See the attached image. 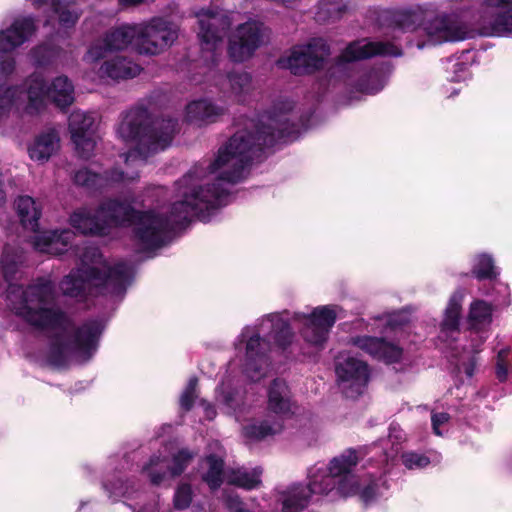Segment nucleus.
Here are the masks:
<instances>
[{
  "label": "nucleus",
  "instance_id": "nucleus-14",
  "mask_svg": "<svg viewBox=\"0 0 512 512\" xmlns=\"http://www.w3.org/2000/svg\"><path fill=\"white\" fill-rule=\"evenodd\" d=\"M200 37V57L192 61V68L200 70L193 73L191 80L200 84L206 79L216 76V66L223 51L224 40L220 34H199Z\"/></svg>",
  "mask_w": 512,
  "mask_h": 512
},
{
  "label": "nucleus",
  "instance_id": "nucleus-49",
  "mask_svg": "<svg viewBox=\"0 0 512 512\" xmlns=\"http://www.w3.org/2000/svg\"><path fill=\"white\" fill-rule=\"evenodd\" d=\"M450 419V416L448 413H444V412H441V413H433L432 416H431V421H432V428H433V431L436 435H442L441 431H440V426L447 423Z\"/></svg>",
  "mask_w": 512,
  "mask_h": 512
},
{
  "label": "nucleus",
  "instance_id": "nucleus-3",
  "mask_svg": "<svg viewBox=\"0 0 512 512\" xmlns=\"http://www.w3.org/2000/svg\"><path fill=\"white\" fill-rule=\"evenodd\" d=\"M289 321L297 325L306 342L321 346L326 342L336 321V312L330 306H322L313 309L309 314H290L288 311L272 313L263 317L257 325L243 328L235 342V348L238 351L244 349L243 372L252 381H258L265 376L271 341L282 349L292 342L294 335Z\"/></svg>",
  "mask_w": 512,
  "mask_h": 512
},
{
  "label": "nucleus",
  "instance_id": "nucleus-56",
  "mask_svg": "<svg viewBox=\"0 0 512 512\" xmlns=\"http://www.w3.org/2000/svg\"><path fill=\"white\" fill-rule=\"evenodd\" d=\"M143 0H122V2L124 4H130V5H134V4H138V3H141Z\"/></svg>",
  "mask_w": 512,
  "mask_h": 512
},
{
  "label": "nucleus",
  "instance_id": "nucleus-58",
  "mask_svg": "<svg viewBox=\"0 0 512 512\" xmlns=\"http://www.w3.org/2000/svg\"><path fill=\"white\" fill-rule=\"evenodd\" d=\"M488 36H500L501 34H494V33H491V34H487Z\"/></svg>",
  "mask_w": 512,
  "mask_h": 512
},
{
  "label": "nucleus",
  "instance_id": "nucleus-7",
  "mask_svg": "<svg viewBox=\"0 0 512 512\" xmlns=\"http://www.w3.org/2000/svg\"><path fill=\"white\" fill-rule=\"evenodd\" d=\"M24 86V90H0V131L21 95L28 101L26 110L30 114L39 112L46 101H51L60 109H65L74 102V86L66 76H58L47 85L42 75L34 73L25 81Z\"/></svg>",
  "mask_w": 512,
  "mask_h": 512
},
{
  "label": "nucleus",
  "instance_id": "nucleus-32",
  "mask_svg": "<svg viewBox=\"0 0 512 512\" xmlns=\"http://www.w3.org/2000/svg\"><path fill=\"white\" fill-rule=\"evenodd\" d=\"M346 10L343 0H319L314 19L320 24L338 20Z\"/></svg>",
  "mask_w": 512,
  "mask_h": 512
},
{
  "label": "nucleus",
  "instance_id": "nucleus-38",
  "mask_svg": "<svg viewBox=\"0 0 512 512\" xmlns=\"http://www.w3.org/2000/svg\"><path fill=\"white\" fill-rule=\"evenodd\" d=\"M386 84V77L380 70L371 71L366 78L361 79L358 84L359 90L367 94H375L383 89Z\"/></svg>",
  "mask_w": 512,
  "mask_h": 512
},
{
  "label": "nucleus",
  "instance_id": "nucleus-40",
  "mask_svg": "<svg viewBox=\"0 0 512 512\" xmlns=\"http://www.w3.org/2000/svg\"><path fill=\"white\" fill-rule=\"evenodd\" d=\"M37 21L32 15H19L11 19L9 26L1 29L0 32H36Z\"/></svg>",
  "mask_w": 512,
  "mask_h": 512
},
{
  "label": "nucleus",
  "instance_id": "nucleus-37",
  "mask_svg": "<svg viewBox=\"0 0 512 512\" xmlns=\"http://www.w3.org/2000/svg\"><path fill=\"white\" fill-rule=\"evenodd\" d=\"M445 69L447 79L452 82L465 81L470 77L469 65L456 57L447 60Z\"/></svg>",
  "mask_w": 512,
  "mask_h": 512
},
{
  "label": "nucleus",
  "instance_id": "nucleus-19",
  "mask_svg": "<svg viewBox=\"0 0 512 512\" xmlns=\"http://www.w3.org/2000/svg\"><path fill=\"white\" fill-rule=\"evenodd\" d=\"M482 5L491 11L484 12L476 32H512V0H482Z\"/></svg>",
  "mask_w": 512,
  "mask_h": 512
},
{
  "label": "nucleus",
  "instance_id": "nucleus-52",
  "mask_svg": "<svg viewBox=\"0 0 512 512\" xmlns=\"http://www.w3.org/2000/svg\"><path fill=\"white\" fill-rule=\"evenodd\" d=\"M406 322H408V319L402 313L396 314L390 319V324L393 326H401L404 325Z\"/></svg>",
  "mask_w": 512,
  "mask_h": 512
},
{
  "label": "nucleus",
  "instance_id": "nucleus-21",
  "mask_svg": "<svg viewBox=\"0 0 512 512\" xmlns=\"http://www.w3.org/2000/svg\"><path fill=\"white\" fill-rule=\"evenodd\" d=\"M350 343L387 363L398 362L402 356V349L399 346L386 342L383 338L358 336L351 338Z\"/></svg>",
  "mask_w": 512,
  "mask_h": 512
},
{
  "label": "nucleus",
  "instance_id": "nucleus-22",
  "mask_svg": "<svg viewBox=\"0 0 512 512\" xmlns=\"http://www.w3.org/2000/svg\"><path fill=\"white\" fill-rule=\"evenodd\" d=\"M468 322L472 333L476 335L472 339L470 351L477 353L485 340L479 332L484 331L492 322V306L483 300L473 301L470 305Z\"/></svg>",
  "mask_w": 512,
  "mask_h": 512
},
{
  "label": "nucleus",
  "instance_id": "nucleus-18",
  "mask_svg": "<svg viewBox=\"0 0 512 512\" xmlns=\"http://www.w3.org/2000/svg\"><path fill=\"white\" fill-rule=\"evenodd\" d=\"M401 56V49L390 42L356 41L347 46L339 57V65L344 66L350 62L367 59L373 56Z\"/></svg>",
  "mask_w": 512,
  "mask_h": 512
},
{
  "label": "nucleus",
  "instance_id": "nucleus-17",
  "mask_svg": "<svg viewBox=\"0 0 512 512\" xmlns=\"http://www.w3.org/2000/svg\"><path fill=\"white\" fill-rule=\"evenodd\" d=\"M193 458L194 454L188 449H181L173 455L172 463L165 456L153 455L149 462L143 466L142 471L148 475L152 484L158 485L167 476L180 475Z\"/></svg>",
  "mask_w": 512,
  "mask_h": 512
},
{
  "label": "nucleus",
  "instance_id": "nucleus-46",
  "mask_svg": "<svg viewBox=\"0 0 512 512\" xmlns=\"http://www.w3.org/2000/svg\"><path fill=\"white\" fill-rule=\"evenodd\" d=\"M192 500V489L188 484L180 485L174 495V507L178 510L186 509Z\"/></svg>",
  "mask_w": 512,
  "mask_h": 512
},
{
  "label": "nucleus",
  "instance_id": "nucleus-57",
  "mask_svg": "<svg viewBox=\"0 0 512 512\" xmlns=\"http://www.w3.org/2000/svg\"><path fill=\"white\" fill-rule=\"evenodd\" d=\"M466 373H467L468 376H472L473 375V369L472 368L467 369Z\"/></svg>",
  "mask_w": 512,
  "mask_h": 512
},
{
  "label": "nucleus",
  "instance_id": "nucleus-13",
  "mask_svg": "<svg viewBox=\"0 0 512 512\" xmlns=\"http://www.w3.org/2000/svg\"><path fill=\"white\" fill-rule=\"evenodd\" d=\"M338 386L347 398H356L361 395L368 383L369 372L365 362L341 355L336 363Z\"/></svg>",
  "mask_w": 512,
  "mask_h": 512
},
{
  "label": "nucleus",
  "instance_id": "nucleus-30",
  "mask_svg": "<svg viewBox=\"0 0 512 512\" xmlns=\"http://www.w3.org/2000/svg\"><path fill=\"white\" fill-rule=\"evenodd\" d=\"M52 14L47 17L44 27L54 26L57 21L59 28L70 29L79 19V12L69 6H64L59 0H52Z\"/></svg>",
  "mask_w": 512,
  "mask_h": 512
},
{
  "label": "nucleus",
  "instance_id": "nucleus-1",
  "mask_svg": "<svg viewBox=\"0 0 512 512\" xmlns=\"http://www.w3.org/2000/svg\"><path fill=\"white\" fill-rule=\"evenodd\" d=\"M289 102L275 106L257 120L248 119L222 146L213 161L194 165L176 182L180 201L167 207L138 211L133 220L135 241L143 250L160 248L173 239L177 229L196 217L208 222L211 216L231 201L229 187L240 182L249 164L260 158L264 148L278 142H292L299 136L290 122Z\"/></svg>",
  "mask_w": 512,
  "mask_h": 512
},
{
  "label": "nucleus",
  "instance_id": "nucleus-4",
  "mask_svg": "<svg viewBox=\"0 0 512 512\" xmlns=\"http://www.w3.org/2000/svg\"><path fill=\"white\" fill-rule=\"evenodd\" d=\"M358 461V451L348 449L333 458L328 466L315 464L308 469L307 483L292 482L274 488L271 497L275 508L279 512H303L317 495H328L333 490L340 495L350 494L354 491L355 483L347 485L348 481L353 480L349 472Z\"/></svg>",
  "mask_w": 512,
  "mask_h": 512
},
{
  "label": "nucleus",
  "instance_id": "nucleus-31",
  "mask_svg": "<svg viewBox=\"0 0 512 512\" xmlns=\"http://www.w3.org/2000/svg\"><path fill=\"white\" fill-rule=\"evenodd\" d=\"M207 470L203 473L202 479L211 490H217L226 481V471L222 457L210 454L204 459Z\"/></svg>",
  "mask_w": 512,
  "mask_h": 512
},
{
  "label": "nucleus",
  "instance_id": "nucleus-43",
  "mask_svg": "<svg viewBox=\"0 0 512 512\" xmlns=\"http://www.w3.org/2000/svg\"><path fill=\"white\" fill-rule=\"evenodd\" d=\"M103 487L109 494V497L112 498L114 501L130 493L129 485L127 483H124V481L120 477H117L115 481L106 479L103 482Z\"/></svg>",
  "mask_w": 512,
  "mask_h": 512
},
{
  "label": "nucleus",
  "instance_id": "nucleus-24",
  "mask_svg": "<svg viewBox=\"0 0 512 512\" xmlns=\"http://www.w3.org/2000/svg\"><path fill=\"white\" fill-rule=\"evenodd\" d=\"M29 34H0V86L15 69L11 52L28 40Z\"/></svg>",
  "mask_w": 512,
  "mask_h": 512
},
{
  "label": "nucleus",
  "instance_id": "nucleus-33",
  "mask_svg": "<svg viewBox=\"0 0 512 512\" xmlns=\"http://www.w3.org/2000/svg\"><path fill=\"white\" fill-rule=\"evenodd\" d=\"M114 32H177V27L166 18L155 17L139 26L123 25Z\"/></svg>",
  "mask_w": 512,
  "mask_h": 512
},
{
  "label": "nucleus",
  "instance_id": "nucleus-47",
  "mask_svg": "<svg viewBox=\"0 0 512 512\" xmlns=\"http://www.w3.org/2000/svg\"><path fill=\"white\" fill-rule=\"evenodd\" d=\"M509 349H501L496 358V377L500 382L506 381L508 377V360Z\"/></svg>",
  "mask_w": 512,
  "mask_h": 512
},
{
  "label": "nucleus",
  "instance_id": "nucleus-54",
  "mask_svg": "<svg viewBox=\"0 0 512 512\" xmlns=\"http://www.w3.org/2000/svg\"><path fill=\"white\" fill-rule=\"evenodd\" d=\"M436 32H447V33H450V32H462V31L459 30V29H454V28H450V27H444L442 29H437Z\"/></svg>",
  "mask_w": 512,
  "mask_h": 512
},
{
  "label": "nucleus",
  "instance_id": "nucleus-16",
  "mask_svg": "<svg viewBox=\"0 0 512 512\" xmlns=\"http://www.w3.org/2000/svg\"><path fill=\"white\" fill-rule=\"evenodd\" d=\"M95 118L91 113L80 110L73 111L68 119V127L72 142L81 158H89L95 148Z\"/></svg>",
  "mask_w": 512,
  "mask_h": 512
},
{
  "label": "nucleus",
  "instance_id": "nucleus-51",
  "mask_svg": "<svg viewBox=\"0 0 512 512\" xmlns=\"http://www.w3.org/2000/svg\"><path fill=\"white\" fill-rule=\"evenodd\" d=\"M237 32H264L263 24L257 21H249L239 25Z\"/></svg>",
  "mask_w": 512,
  "mask_h": 512
},
{
  "label": "nucleus",
  "instance_id": "nucleus-50",
  "mask_svg": "<svg viewBox=\"0 0 512 512\" xmlns=\"http://www.w3.org/2000/svg\"><path fill=\"white\" fill-rule=\"evenodd\" d=\"M226 506L231 512H243L244 503L238 495L227 494L225 498Z\"/></svg>",
  "mask_w": 512,
  "mask_h": 512
},
{
  "label": "nucleus",
  "instance_id": "nucleus-27",
  "mask_svg": "<svg viewBox=\"0 0 512 512\" xmlns=\"http://www.w3.org/2000/svg\"><path fill=\"white\" fill-rule=\"evenodd\" d=\"M59 148V135L55 129L41 133L29 147L28 152L32 160L45 162Z\"/></svg>",
  "mask_w": 512,
  "mask_h": 512
},
{
  "label": "nucleus",
  "instance_id": "nucleus-36",
  "mask_svg": "<svg viewBox=\"0 0 512 512\" xmlns=\"http://www.w3.org/2000/svg\"><path fill=\"white\" fill-rule=\"evenodd\" d=\"M200 32H225L226 27L222 15L212 11H200L196 15Z\"/></svg>",
  "mask_w": 512,
  "mask_h": 512
},
{
  "label": "nucleus",
  "instance_id": "nucleus-10",
  "mask_svg": "<svg viewBox=\"0 0 512 512\" xmlns=\"http://www.w3.org/2000/svg\"><path fill=\"white\" fill-rule=\"evenodd\" d=\"M138 213L131 204L109 199L97 210L80 208L70 216V224L82 234L106 235L111 227L130 226Z\"/></svg>",
  "mask_w": 512,
  "mask_h": 512
},
{
  "label": "nucleus",
  "instance_id": "nucleus-45",
  "mask_svg": "<svg viewBox=\"0 0 512 512\" xmlns=\"http://www.w3.org/2000/svg\"><path fill=\"white\" fill-rule=\"evenodd\" d=\"M197 383L198 379L196 377H191L186 388L181 394L180 405L185 410H190L193 406L194 400L196 398Z\"/></svg>",
  "mask_w": 512,
  "mask_h": 512
},
{
  "label": "nucleus",
  "instance_id": "nucleus-5",
  "mask_svg": "<svg viewBox=\"0 0 512 512\" xmlns=\"http://www.w3.org/2000/svg\"><path fill=\"white\" fill-rule=\"evenodd\" d=\"M133 267L125 261L108 263L98 247L87 245L80 255V266L60 282L63 294L72 298L106 295L122 298L133 280Z\"/></svg>",
  "mask_w": 512,
  "mask_h": 512
},
{
  "label": "nucleus",
  "instance_id": "nucleus-55",
  "mask_svg": "<svg viewBox=\"0 0 512 512\" xmlns=\"http://www.w3.org/2000/svg\"><path fill=\"white\" fill-rule=\"evenodd\" d=\"M31 2L35 7H41L45 4L46 0H31Z\"/></svg>",
  "mask_w": 512,
  "mask_h": 512
},
{
  "label": "nucleus",
  "instance_id": "nucleus-9",
  "mask_svg": "<svg viewBox=\"0 0 512 512\" xmlns=\"http://www.w3.org/2000/svg\"><path fill=\"white\" fill-rule=\"evenodd\" d=\"M177 34H104L95 40L84 56L87 63H95L112 51L131 49L138 54L156 55L170 46Z\"/></svg>",
  "mask_w": 512,
  "mask_h": 512
},
{
  "label": "nucleus",
  "instance_id": "nucleus-35",
  "mask_svg": "<svg viewBox=\"0 0 512 512\" xmlns=\"http://www.w3.org/2000/svg\"><path fill=\"white\" fill-rule=\"evenodd\" d=\"M230 92L237 98L246 95L252 87V78L248 72H230L226 76Z\"/></svg>",
  "mask_w": 512,
  "mask_h": 512
},
{
  "label": "nucleus",
  "instance_id": "nucleus-15",
  "mask_svg": "<svg viewBox=\"0 0 512 512\" xmlns=\"http://www.w3.org/2000/svg\"><path fill=\"white\" fill-rule=\"evenodd\" d=\"M138 178L139 174L136 170L123 171L115 167L104 174H99L89 168H81L76 171L74 182L89 190H103L116 185H127Z\"/></svg>",
  "mask_w": 512,
  "mask_h": 512
},
{
  "label": "nucleus",
  "instance_id": "nucleus-8",
  "mask_svg": "<svg viewBox=\"0 0 512 512\" xmlns=\"http://www.w3.org/2000/svg\"><path fill=\"white\" fill-rule=\"evenodd\" d=\"M14 205L22 227L35 233L32 243L37 251L61 255L69 250L74 238L70 229L38 231L43 209L41 202L23 195L15 200Z\"/></svg>",
  "mask_w": 512,
  "mask_h": 512
},
{
  "label": "nucleus",
  "instance_id": "nucleus-26",
  "mask_svg": "<svg viewBox=\"0 0 512 512\" xmlns=\"http://www.w3.org/2000/svg\"><path fill=\"white\" fill-rule=\"evenodd\" d=\"M226 109L207 99L192 101L186 107V116L189 122L197 125L215 122L225 113Z\"/></svg>",
  "mask_w": 512,
  "mask_h": 512
},
{
  "label": "nucleus",
  "instance_id": "nucleus-23",
  "mask_svg": "<svg viewBox=\"0 0 512 512\" xmlns=\"http://www.w3.org/2000/svg\"><path fill=\"white\" fill-rule=\"evenodd\" d=\"M462 301L463 293L461 291H455L449 299L440 324L439 337L445 341H454L459 334Z\"/></svg>",
  "mask_w": 512,
  "mask_h": 512
},
{
  "label": "nucleus",
  "instance_id": "nucleus-20",
  "mask_svg": "<svg viewBox=\"0 0 512 512\" xmlns=\"http://www.w3.org/2000/svg\"><path fill=\"white\" fill-rule=\"evenodd\" d=\"M112 51L103 58L104 62L98 69V75L101 79H111L114 81L129 80L137 77L142 72L143 68L133 61L132 59L123 56L112 54ZM102 60V58H100ZM99 61V59L97 60Z\"/></svg>",
  "mask_w": 512,
  "mask_h": 512
},
{
  "label": "nucleus",
  "instance_id": "nucleus-29",
  "mask_svg": "<svg viewBox=\"0 0 512 512\" xmlns=\"http://www.w3.org/2000/svg\"><path fill=\"white\" fill-rule=\"evenodd\" d=\"M262 469L245 467L226 470V482L247 490L257 488L261 484Z\"/></svg>",
  "mask_w": 512,
  "mask_h": 512
},
{
  "label": "nucleus",
  "instance_id": "nucleus-42",
  "mask_svg": "<svg viewBox=\"0 0 512 512\" xmlns=\"http://www.w3.org/2000/svg\"><path fill=\"white\" fill-rule=\"evenodd\" d=\"M356 465H357V463L352 466V468L349 472V475H351L353 477L352 478L353 480L348 481L347 485L349 486L351 483H353V481L355 483L354 491L351 492L350 495L360 492L361 499L363 500V502L365 504H368V503L372 502L373 500H375L376 497L378 496V481H372L369 485H367L363 489H360V486L358 484V481L356 480L355 475L352 474V471ZM346 496H349V494H347Z\"/></svg>",
  "mask_w": 512,
  "mask_h": 512
},
{
  "label": "nucleus",
  "instance_id": "nucleus-12",
  "mask_svg": "<svg viewBox=\"0 0 512 512\" xmlns=\"http://www.w3.org/2000/svg\"><path fill=\"white\" fill-rule=\"evenodd\" d=\"M328 55L326 42L322 38H315L306 45L295 46L290 56L279 59L278 65L289 69L294 75L309 74L320 69Z\"/></svg>",
  "mask_w": 512,
  "mask_h": 512
},
{
  "label": "nucleus",
  "instance_id": "nucleus-41",
  "mask_svg": "<svg viewBox=\"0 0 512 512\" xmlns=\"http://www.w3.org/2000/svg\"><path fill=\"white\" fill-rule=\"evenodd\" d=\"M217 401L229 409L236 410L242 403V394L239 390L231 389L222 383L217 388Z\"/></svg>",
  "mask_w": 512,
  "mask_h": 512
},
{
  "label": "nucleus",
  "instance_id": "nucleus-28",
  "mask_svg": "<svg viewBox=\"0 0 512 512\" xmlns=\"http://www.w3.org/2000/svg\"><path fill=\"white\" fill-rule=\"evenodd\" d=\"M405 433L398 424H391L389 427V435L386 440H381L374 443L371 446V450H382L380 458L381 463H387L389 460H393L400 450L402 449V443L405 441Z\"/></svg>",
  "mask_w": 512,
  "mask_h": 512
},
{
  "label": "nucleus",
  "instance_id": "nucleus-6",
  "mask_svg": "<svg viewBox=\"0 0 512 512\" xmlns=\"http://www.w3.org/2000/svg\"><path fill=\"white\" fill-rule=\"evenodd\" d=\"M177 130V119L169 117L152 120L143 106H136L125 112L117 134L125 142L135 144V148L124 155L126 166L130 162H145L150 155L166 149Z\"/></svg>",
  "mask_w": 512,
  "mask_h": 512
},
{
  "label": "nucleus",
  "instance_id": "nucleus-53",
  "mask_svg": "<svg viewBox=\"0 0 512 512\" xmlns=\"http://www.w3.org/2000/svg\"><path fill=\"white\" fill-rule=\"evenodd\" d=\"M202 404H203V405H206V407H205V415H206V418H207L208 420H212V419H214V418H215V416H216V411H215V409H214L211 405L206 404V402H205V401H202Z\"/></svg>",
  "mask_w": 512,
  "mask_h": 512
},
{
  "label": "nucleus",
  "instance_id": "nucleus-39",
  "mask_svg": "<svg viewBox=\"0 0 512 512\" xmlns=\"http://www.w3.org/2000/svg\"><path fill=\"white\" fill-rule=\"evenodd\" d=\"M472 272L479 280L493 279L498 275L492 257L486 254L480 255L476 259Z\"/></svg>",
  "mask_w": 512,
  "mask_h": 512
},
{
  "label": "nucleus",
  "instance_id": "nucleus-11",
  "mask_svg": "<svg viewBox=\"0 0 512 512\" xmlns=\"http://www.w3.org/2000/svg\"><path fill=\"white\" fill-rule=\"evenodd\" d=\"M294 402L291 391L284 380L275 379L268 390V409L277 417L273 421L263 420L246 425L243 428L245 437L261 440L282 431V418L293 412Z\"/></svg>",
  "mask_w": 512,
  "mask_h": 512
},
{
  "label": "nucleus",
  "instance_id": "nucleus-2",
  "mask_svg": "<svg viewBox=\"0 0 512 512\" xmlns=\"http://www.w3.org/2000/svg\"><path fill=\"white\" fill-rule=\"evenodd\" d=\"M19 257L4 247L0 259V293L5 292L8 306L33 327L53 332L48 362L55 367L66 366L70 360L87 362L96 353L104 330L98 319L75 326L71 317L55 305L56 289L52 280L38 278L26 288L13 283L18 272Z\"/></svg>",
  "mask_w": 512,
  "mask_h": 512
},
{
  "label": "nucleus",
  "instance_id": "nucleus-25",
  "mask_svg": "<svg viewBox=\"0 0 512 512\" xmlns=\"http://www.w3.org/2000/svg\"><path fill=\"white\" fill-rule=\"evenodd\" d=\"M264 34H229L228 54L234 62L249 59L261 45Z\"/></svg>",
  "mask_w": 512,
  "mask_h": 512
},
{
  "label": "nucleus",
  "instance_id": "nucleus-44",
  "mask_svg": "<svg viewBox=\"0 0 512 512\" xmlns=\"http://www.w3.org/2000/svg\"><path fill=\"white\" fill-rule=\"evenodd\" d=\"M56 54V49L50 44L39 45L31 51V57L37 66L48 64Z\"/></svg>",
  "mask_w": 512,
  "mask_h": 512
},
{
  "label": "nucleus",
  "instance_id": "nucleus-34",
  "mask_svg": "<svg viewBox=\"0 0 512 512\" xmlns=\"http://www.w3.org/2000/svg\"><path fill=\"white\" fill-rule=\"evenodd\" d=\"M472 34H418L416 47L418 49L435 47L443 43H455L470 38Z\"/></svg>",
  "mask_w": 512,
  "mask_h": 512
},
{
  "label": "nucleus",
  "instance_id": "nucleus-48",
  "mask_svg": "<svg viewBox=\"0 0 512 512\" xmlns=\"http://www.w3.org/2000/svg\"><path fill=\"white\" fill-rule=\"evenodd\" d=\"M403 463L408 469L423 468L429 464V459L417 453H406L403 455Z\"/></svg>",
  "mask_w": 512,
  "mask_h": 512
}]
</instances>
